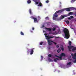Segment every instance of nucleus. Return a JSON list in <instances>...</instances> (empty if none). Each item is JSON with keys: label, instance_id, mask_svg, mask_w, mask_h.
Wrapping results in <instances>:
<instances>
[{"label": "nucleus", "instance_id": "nucleus-14", "mask_svg": "<svg viewBox=\"0 0 76 76\" xmlns=\"http://www.w3.org/2000/svg\"><path fill=\"white\" fill-rule=\"evenodd\" d=\"M70 10H74L75 9V8L73 7H70L69 8Z\"/></svg>", "mask_w": 76, "mask_h": 76}, {"label": "nucleus", "instance_id": "nucleus-11", "mask_svg": "<svg viewBox=\"0 0 76 76\" xmlns=\"http://www.w3.org/2000/svg\"><path fill=\"white\" fill-rule=\"evenodd\" d=\"M57 60H60V59L58 58H56L54 60V61H55V62H57Z\"/></svg>", "mask_w": 76, "mask_h": 76}, {"label": "nucleus", "instance_id": "nucleus-43", "mask_svg": "<svg viewBox=\"0 0 76 76\" xmlns=\"http://www.w3.org/2000/svg\"><path fill=\"white\" fill-rule=\"evenodd\" d=\"M41 57L42 58H42H43V57L42 56H41Z\"/></svg>", "mask_w": 76, "mask_h": 76}, {"label": "nucleus", "instance_id": "nucleus-45", "mask_svg": "<svg viewBox=\"0 0 76 76\" xmlns=\"http://www.w3.org/2000/svg\"><path fill=\"white\" fill-rule=\"evenodd\" d=\"M42 27H44V25H43V26H42Z\"/></svg>", "mask_w": 76, "mask_h": 76}, {"label": "nucleus", "instance_id": "nucleus-18", "mask_svg": "<svg viewBox=\"0 0 76 76\" xmlns=\"http://www.w3.org/2000/svg\"><path fill=\"white\" fill-rule=\"evenodd\" d=\"M58 34H60L61 33V31H60V29L58 30Z\"/></svg>", "mask_w": 76, "mask_h": 76}, {"label": "nucleus", "instance_id": "nucleus-17", "mask_svg": "<svg viewBox=\"0 0 76 76\" xmlns=\"http://www.w3.org/2000/svg\"><path fill=\"white\" fill-rule=\"evenodd\" d=\"M75 50H76V47L74 48H73L72 49V51H75Z\"/></svg>", "mask_w": 76, "mask_h": 76}, {"label": "nucleus", "instance_id": "nucleus-34", "mask_svg": "<svg viewBox=\"0 0 76 76\" xmlns=\"http://www.w3.org/2000/svg\"><path fill=\"white\" fill-rule=\"evenodd\" d=\"M62 19H64V16H62Z\"/></svg>", "mask_w": 76, "mask_h": 76}, {"label": "nucleus", "instance_id": "nucleus-7", "mask_svg": "<svg viewBox=\"0 0 76 76\" xmlns=\"http://www.w3.org/2000/svg\"><path fill=\"white\" fill-rule=\"evenodd\" d=\"M60 56H61L62 57H65L66 56V55L64 53H61V54L60 55Z\"/></svg>", "mask_w": 76, "mask_h": 76}, {"label": "nucleus", "instance_id": "nucleus-47", "mask_svg": "<svg viewBox=\"0 0 76 76\" xmlns=\"http://www.w3.org/2000/svg\"><path fill=\"white\" fill-rule=\"evenodd\" d=\"M75 16H76V15H75Z\"/></svg>", "mask_w": 76, "mask_h": 76}, {"label": "nucleus", "instance_id": "nucleus-6", "mask_svg": "<svg viewBox=\"0 0 76 76\" xmlns=\"http://www.w3.org/2000/svg\"><path fill=\"white\" fill-rule=\"evenodd\" d=\"M30 54L31 55H32V54H33V53H34V50L32 49H30Z\"/></svg>", "mask_w": 76, "mask_h": 76}, {"label": "nucleus", "instance_id": "nucleus-4", "mask_svg": "<svg viewBox=\"0 0 76 76\" xmlns=\"http://www.w3.org/2000/svg\"><path fill=\"white\" fill-rule=\"evenodd\" d=\"M35 2V4H38L39 3V4L38 5V6H42V4L41 3L39 2V0H33Z\"/></svg>", "mask_w": 76, "mask_h": 76}, {"label": "nucleus", "instance_id": "nucleus-48", "mask_svg": "<svg viewBox=\"0 0 76 76\" xmlns=\"http://www.w3.org/2000/svg\"><path fill=\"white\" fill-rule=\"evenodd\" d=\"M75 15H76V14H75Z\"/></svg>", "mask_w": 76, "mask_h": 76}, {"label": "nucleus", "instance_id": "nucleus-31", "mask_svg": "<svg viewBox=\"0 0 76 76\" xmlns=\"http://www.w3.org/2000/svg\"><path fill=\"white\" fill-rule=\"evenodd\" d=\"M31 19H34V17L33 16H31Z\"/></svg>", "mask_w": 76, "mask_h": 76}, {"label": "nucleus", "instance_id": "nucleus-9", "mask_svg": "<svg viewBox=\"0 0 76 76\" xmlns=\"http://www.w3.org/2000/svg\"><path fill=\"white\" fill-rule=\"evenodd\" d=\"M64 9V10H66V11H67V12H70V8H66Z\"/></svg>", "mask_w": 76, "mask_h": 76}, {"label": "nucleus", "instance_id": "nucleus-33", "mask_svg": "<svg viewBox=\"0 0 76 76\" xmlns=\"http://www.w3.org/2000/svg\"><path fill=\"white\" fill-rule=\"evenodd\" d=\"M70 18L71 19H73V16H70Z\"/></svg>", "mask_w": 76, "mask_h": 76}, {"label": "nucleus", "instance_id": "nucleus-41", "mask_svg": "<svg viewBox=\"0 0 76 76\" xmlns=\"http://www.w3.org/2000/svg\"><path fill=\"white\" fill-rule=\"evenodd\" d=\"M70 49H69V51H71V50H70Z\"/></svg>", "mask_w": 76, "mask_h": 76}, {"label": "nucleus", "instance_id": "nucleus-30", "mask_svg": "<svg viewBox=\"0 0 76 76\" xmlns=\"http://www.w3.org/2000/svg\"><path fill=\"white\" fill-rule=\"evenodd\" d=\"M43 43H44V42H40V45H42V44H43Z\"/></svg>", "mask_w": 76, "mask_h": 76}, {"label": "nucleus", "instance_id": "nucleus-8", "mask_svg": "<svg viewBox=\"0 0 76 76\" xmlns=\"http://www.w3.org/2000/svg\"><path fill=\"white\" fill-rule=\"evenodd\" d=\"M34 22H38V20L37 18H34Z\"/></svg>", "mask_w": 76, "mask_h": 76}, {"label": "nucleus", "instance_id": "nucleus-13", "mask_svg": "<svg viewBox=\"0 0 76 76\" xmlns=\"http://www.w3.org/2000/svg\"><path fill=\"white\" fill-rule=\"evenodd\" d=\"M29 12L30 13V15H31V14H32V12L31 9H29Z\"/></svg>", "mask_w": 76, "mask_h": 76}, {"label": "nucleus", "instance_id": "nucleus-19", "mask_svg": "<svg viewBox=\"0 0 76 76\" xmlns=\"http://www.w3.org/2000/svg\"><path fill=\"white\" fill-rule=\"evenodd\" d=\"M31 1L30 0H28V1H27V3L28 4H29V3H31Z\"/></svg>", "mask_w": 76, "mask_h": 76}, {"label": "nucleus", "instance_id": "nucleus-1", "mask_svg": "<svg viewBox=\"0 0 76 76\" xmlns=\"http://www.w3.org/2000/svg\"><path fill=\"white\" fill-rule=\"evenodd\" d=\"M63 31L65 35L64 38L66 39H69V37H70V34H69V30L66 28L64 29Z\"/></svg>", "mask_w": 76, "mask_h": 76}, {"label": "nucleus", "instance_id": "nucleus-25", "mask_svg": "<svg viewBox=\"0 0 76 76\" xmlns=\"http://www.w3.org/2000/svg\"><path fill=\"white\" fill-rule=\"evenodd\" d=\"M56 28H53L52 29V30L53 31H56Z\"/></svg>", "mask_w": 76, "mask_h": 76}, {"label": "nucleus", "instance_id": "nucleus-10", "mask_svg": "<svg viewBox=\"0 0 76 76\" xmlns=\"http://www.w3.org/2000/svg\"><path fill=\"white\" fill-rule=\"evenodd\" d=\"M45 29L47 30H48V31H50V32L51 31V28H47L46 27L45 28Z\"/></svg>", "mask_w": 76, "mask_h": 76}, {"label": "nucleus", "instance_id": "nucleus-23", "mask_svg": "<svg viewBox=\"0 0 76 76\" xmlns=\"http://www.w3.org/2000/svg\"><path fill=\"white\" fill-rule=\"evenodd\" d=\"M20 34L21 35H24V34L23 32H22V31H21L20 32Z\"/></svg>", "mask_w": 76, "mask_h": 76}, {"label": "nucleus", "instance_id": "nucleus-5", "mask_svg": "<svg viewBox=\"0 0 76 76\" xmlns=\"http://www.w3.org/2000/svg\"><path fill=\"white\" fill-rule=\"evenodd\" d=\"M71 56H73L72 58L73 59H76V53H74V55H73V54L72 53L71 54Z\"/></svg>", "mask_w": 76, "mask_h": 76}, {"label": "nucleus", "instance_id": "nucleus-24", "mask_svg": "<svg viewBox=\"0 0 76 76\" xmlns=\"http://www.w3.org/2000/svg\"><path fill=\"white\" fill-rule=\"evenodd\" d=\"M45 19L46 20H49V18H48V17H47L45 18Z\"/></svg>", "mask_w": 76, "mask_h": 76}, {"label": "nucleus", "instance_id": "nucleus-2", "mask_svg": "<svg viewBox=\"0 0 76 76\" xmlns=\"http://www.w3.org/2000/svg\"><path fill=\"white\" fill-rule=\"evenodd\" d=\"M64 9H63L61 10L57 11L53 15V20H57L56 19V18L58 17V15H56V14L57 13H62L63 12H64Z\"/></svg>", "mask_w": 76, "mask_h": 76}, {"label": "nucleus", "instance_id": "nucleus-15", "mask_svg": "<svg viewBox=\"0 0 76 76\" xmlns=\"http://www.w3.org/2000/svg\"><path fill=\"white\" fill-rule=\"evenodd\" d=\"M61 49H58L57 50V53H60V51H61Z\"/></svg>", "mask_w": 76, "mask_h": 76}, {"label": "nucleus", "instance_id": "nucleus-22", "mask_svg": "<svg viewBox=\"0 0 76 76\" xmlns=\"http://www.w3.org/2000/svg\"><path fill=\"white\" fill-rule=\"evenodd\" d=\"M48 56L49 57H52V55L51 54H49L48 55Z\"/></svg>", "mask_w": 76, "mask_h": 76}, {"label": "nucleus", "instance_id": "nucleus-28", "mask_svg": "<svg viewBox=\"0 0 76 76\" xmlns=\"http://www.w3.org/2000/svg\"><path fill=\"white\" fill-rule=\"evenodd\" d=\"M72 14H73V12H70L69 13L68 15H72Z\"/></svg>", "mask_w": 76, "mask_h": 76}, {"label": "nucleus", "instance_id": "nucleus-39", "mask_svg": "<svg viewBox=\"0 0 76 76\" xmlns=\"http://www.w3.org/2000/svg\"><path fill=\"white\" fill-rule=\"evenodd\" d=\"M34 29H35V28H34L33 27V28H32V30H34Z\"/></svg>", "mask_w": 76, "mask_h": 76}, {"label": "nucleus", "instance_id": "nucleus-46", "mask_svg": "<svg viewBox=\"0 0 76 76\" xmlns=\"http://www.w3.org/2000/svg\"><path fill=\"white\" fill-rule=\"evenodd\" d=\"M15 22H16V21H15Z\"/></svg>", "mask_w": 76, "mask_h": 76}, {"label": "nucleus", "instance_id": "nucleus-32", "mask_svg": "<svg viewBox=\"0 0 76 76\" xmlns=\"http://www.w3.org/2000/svg\"><path fill=\"white\" fill-rule=\"evenodd\" d=\"M46 3H49V1L48 0H47L46 1Z\"/></svg>", "mask_w": 76, "mask_h": 76}, {"label": "nucleus", "instance_id": "nucleus-44", "mask_svg": "<svg viewBox=\"0 0 76 76\" xmlns=\"http://www.w3.org/2000/svg\"><path fill=\"white\" fill-rule=\"evenodd\" d=\"M34 49H35V48H33V49H32V50H34Z\"/></svg>", "mask_w": 76, "mask_h": 76}, {"label": "nucleus", "instance_id": "nucleus-29", "mask_svg": "<svg viewBox=\"0 0 76 76\" xmlns=\"http://www.w3.org/2000/svg\"><path fill=\"white\" fill-rule=\"evenodd\" d=\"M75 1H76V0H72L71 1V2L72 3H73V2H74Z\"/></svg>", "mask_w": 76, "mask_h": 76}, {"label": "nucleus", "instance_id": "nucleus-37", "mask_svg": "<svg viewBox=\"0 0 76 76\" xmlns=\"http://www.w3.org/2000/svg\"><path fill=\"white\" fill-rule=\"evenodd\" d=\"M68 19L69 20H70V19H71V18L69 17V18H68Z\"/></svg>", "mask_w": 76, "mask_h": 76}, {"label": "nucleus", "instance_id": "nucleus-3", "mask_svg": "<svg viewBox=\"0 0 76 76\" xmlns=\"http://www.w3.org/2000/svg\"><path fill=\"white\" fill-rule=\"evenodd\" d=\"M54 36H53V37L50 36L49 35L46 36V39H47L49 45H51V44H52L51 42H53V41L50 40V38H54Z\"/></svg>", "mask_w": 76, "mask_h": 76}, {"label": "nucleus", "instance_id": "nucleus-26", "mask_svg": "<svg viewBox=\"0 0 76 76\" xmlns=\"http://www.w3.org/2000/svg\"><path fill=\"white\" fill-rule=\"evenodd\" d=\"M69 45H72V42L71 41H69Z\"/></svg>", "mask_w": 76, "mask_h": 76}, {"label": "nucleus", "instance_id": "nucleus-27", "mask_svg": "<svg viewBox=\"0 0 76 76\" xmlns=\"http://www.w3.org/2000/svg\"><path fill=\"white\" fill-rule=\"evenodd\" d=\"M61 48V50H62V51H64V48H63V47H62Z\"/></svg>", "mask_w": 76, "mask_h": 76}, {"label": "nucleus", "instance_id": "nucleus-20", "mask_svg": "<svg viewBox=\"0 0 76 76\" xmlns=\"http://www.w3.org/2000/svg\"><path fill=\"white\" fill-rule=\"evenodd\" d=\"M66 22L67 24H69L70 23V22L68 20L66 21Z\"/></svg>", "mask_w": 76, "mask_h": 76}, {"label": "nucleus", "instance_id": "nucleus-38", "mask_svg": "<svg viewBox=\"0 0 76 76\" xmlns=\"http://www.w3.org/2000/svg\"><path fill=\"white\" fill-rule=\"evenodd\" d=\"M30 32H31V33H32V32H33V31H32V30H30Z\"/></svg>", "mask_w": 76, "mask_h": 76}, {"label": "nucleus", "instance_id": "nucleus-21", "mask_svg": "<svg viewBox=\"0 0 76 76\" xmlns=\"http://www.w3.org/2000/svg\"><path fill=\"white\" fill-rule=\"evenodd\" d=\"M71 62H69L67 64V65L68 66H69V65H70L71 64Z\"/></svg>", "mask_w": 76, "mask_h": 76}, {"label": "nucleus", "instance_id": "nucleus-35", "mask_svg": "<svg viewBox=\"0 0 76 76\" xmlns=\"http://www.w3.org/2000/svg\"><path fill=\"white\" fill-rule=\"evenodd\" d=\"M56 47H57V48H58V47H59V45H57Z\"/></svg>", "mask_w": 76, "mask_h": 76}, {"label": "nucleus", "instance_id": "nucleus-12", "mask_svg": "<svg viewBox=\"0 0 76 76\" xmlns=\"http://www.w3.org/2000/svg\"><path fill=\"white\" fill-rule=\"evenodd\" d=\"M68 47L69 49H72L73 48V46H68Z\"/></svg>", "mask_w": 76, "mask_h": 76}, {"label": "nucleus", "instance_id": "nucleus-16", "mask_svg": "<svg viewBox=\"0 0 76 76\" xmlns=\"http://www.w3.org/2000/svg\"><path fill=\"white\" fill-rule=\"evenodd\" d=\"M62 56H58V58H59V60H62Z\"/></svg>", "mask_w": 76, "mask_h": 76}, {"label": "nucleus", "instance_id": "nucleus-42", "mask_svg": "<svg viewBox=\"0 0 76 76\" xmlns=\"http://www.w3.org/2000/svg\"><path fill=\"white\" fill-rule=\"evenodd\" d=\"M74 62V63H76V59L75 60Z\"/></svg>", "mask_w": 76, "mask_h": 76}, {"label": "nucleus", "instance_id": "nucleus-36", "mask_svg": "<svg viewBox=\"0 0 76 76\" xmlns=\"http://www.w3.org/2000/svg\"><path fill=\"white\" fill-rule=\"evenodd\" d=\"M53 43H54V44L55 45H56V44H57V43H56L55 42H53Z\"/></svg>", "mask_w": 76, "mask_h": 76}, {"label": "nucleus", "instance_id": "nucleus-40", "mask_svg": "<svg viewBox=\"0 0 76 76\" xmlns=\"http://www.w3.org/2000/svg\"><path fill=\"white\" fill-rule=\"evenodd\" d=\"M55 56L56 57H58V56H57V55H55Z\"/></svg>", "mask_w": 76, "mask_h": 76}]
</instances>
